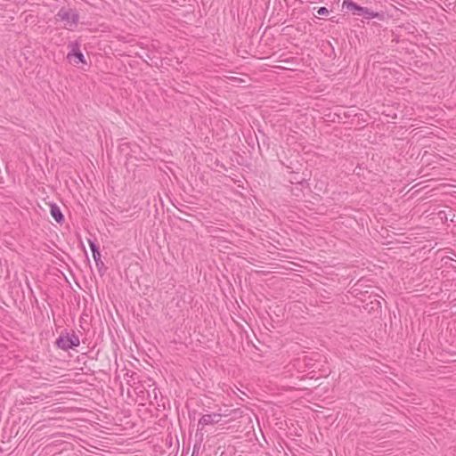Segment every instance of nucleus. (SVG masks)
I'll return each instance as SVG.
<instances>
[{"label":"nucleus","mask_w":456,"mask_h":456,"mask_svg":"<svg viewBox=\"0 0 456 456\" xmlns=\"http://www.w3.org/2000/svg\"><path fill=\"white\" fill-rule=\"evenodd\" d=\"M56 21L63 22L65 29L73 31L79 21V14L76 9L61 7L55 15Z\"/></svg>","instance_id":"nucleus-1"},{"label":"nucleus","mask_w":456,"mask_h":456,"mask_svg":"<svg viewBox=\"0 0 456 456\" xmlns=\"http://www.w3.org/2000/svg\"><path fill=\"white\" fill-rule=\"evenodd\" d=\"M343 7L349 11H353L354 14L363 16L366 19H373L379 16L378 12H375L368 8L362 7L352 0H345L343 2Z\"/></svg>","instance_id":"nucleus-2"},{"label":"nucleus","mask_w":456,"mask_h":456,"mask_svg":"<svg viewBox=\"0 0 456 456\" xmlns=\"http://www.w3.org/2000/svg\"><path fill=\"white\" fill-rule=\"evenodd\" d=\"M69 52L67 54V60L75 65L78 63H86L85 56L80 50V44L78 41L69 42L68 45Z\"/></svg>","instance_id":"nucleus-3"},{"label":"nucleus","mask_w":456,"mask_h":456,"mask_svg":"<svg viewBox=\"0 0 456 456\" xmlns=\"http://www.w3.org/2000/svg\"><path fill=\"white\" fill-rule=\"evenodd\" d=\"M79 344V338L74 332L71 334L67 333L66 335H61L56 340L57 346L65 351L77 347Z\"/></svg>","instance_id":"nucleus-4"},{"label":"nucleus","mask_w":456,"mask_h":456,"mask_svg":"<svg viewBox=\"0 0 456 456\" xmlns=\"http://www.w3.org/2000/svg\"><path fill=\"white\" fill-rule=\"evenodd\" d=\"M221 419L222 415L219 413L205 414L200 419L199 425H213L220 422Z\"/></svg>","instance_id":"nucleus-5"},{"label":"nucleus","mask_w":456,"mask_h":456,"mask_svg":"<svg viewBox=\"0 0 456 456\" xmlns=\"http://www.w3.org/2000/svg\"><path fill=\"white\" fill-rule=\"evenodd\" d=\"M89 246L92 250L93 257L95 261L96 265L98 267H100V265H103V262L101 260V253L96 244L94 241L89 240Z\"/></svg>","instance_id":"nucleus-6"},{"label":"nucleus","mask_w":456,"mask_h":456,"mask_svg":"<svg viewBox=\"0 0 456 456\" xmlns=\"http://www.w3.org/2000/svg\"><path fill=\"white\" fill-rule=\"evenodd\" d=\"M51 216L59 224H61L64 219L60 208L55 204L51 205Z\"/></svg>","instance_id":"nucleus-7"},{"label":"nucleus","mask_w":456,"mask_h":456,"mask_svg":"<svg viewBox=\"0 0 456 456\" xmlns=\"http://www.w3.org/2000/svg\"><path fill=\"white\" fill-rule=\"evenodd\" d=\"M329 13V11L326 7H320L318 10H317V14L318 15H326Z\"/></svg>","instance_id":"nucleus-8"}]
</instances>
